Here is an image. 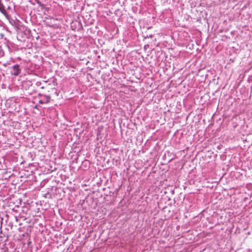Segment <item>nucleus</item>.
<instances>
[{"mask_svg": "<svg viewBox=\"0 0 252 252\" xmlns=\"http://www.w3.org/2000/svg\"><path fill=\"white\" fill-rule=\"evenodd\" d=\"M20 69L19 68V65L18 64L14 65L12 67V74L14 76H17L20 73Z\"/></svg>", "mask_w": 252, "mask_h": 252, "instance_id": "nucleus-1", "label": "nucleus"}, {"mask_svg": "<svg viewBox=\"0 0 252 252\" xmlns=\"http://www.w3.org/2000/svg\"><path fill=\"white\" fill-rule=\"evenodd\" d=\"M2 10H4V7L3 5L1 3H0V10L2 11Z\"/></svg>", "mask_w": 252, "mask_h": 252, "instance_id": "nucleus-2", "label": "nucleus"}]
</instances>
